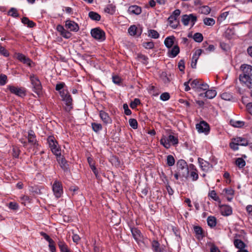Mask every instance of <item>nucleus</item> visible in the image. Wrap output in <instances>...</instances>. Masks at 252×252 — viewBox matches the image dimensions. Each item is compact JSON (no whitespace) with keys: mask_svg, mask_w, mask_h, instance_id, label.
I'll return each instance as SVG.
<instances>
[{"mask_svg":"<svg viewBox=\"0 0 252 252\" xmlns=\"http://www.w3.org/2000/svg\"><path fill=\"white\" fill-rule=\"evenodd\" d=\"M240 70L242 73L239 75L240 81L249 88H252V66L243 64L241 65Z\"/></svg>","mask_w":252,"mask_h":252,"instance_id":"f257e3e1","label":"nucleus"},{"mask_svg":"<svg viewBox=\"0 0 252 252\" xmlns=\"http://www.w3.org/2000/svg\"><path fill=\"white\" fill-rule=\"evenodd\" d=\"M30 79L32 85V91L39 96L42 93V87L39 78L32 74L30 76Z\"/></svg>","mask_w":252,"mask_h":252,"instance_id":"f03ea898","label":"nucleus"},{"mask_svg":"<svg viewBox=\"0 0 252 252\" xmlns=\"http://www.w3.org/2000/svg\"><path fill=\"white\" fill-rule=\"evenodd\" d=\"M177 171L186 179L189 175L188 165L187 162L184 159H180L177 162Z\"/></svg>","mask_w":252,"mask_h":252,"instance_id":"7ed1b4c3","label":"nucleus"},{"mask_svg":"<svg viewBox=\"0 0 252 252\" xmlns=\"http://www.w3.org/2000/svg\"><path fill=\"white\" fill-rule=\"evenodd\" d=\"M178 137L172 135H169L167 138L163 135L160 140V144L166 149H169L170 147V143L173 145H176L178 144Z\"/></svg>","mask_w":252,"mask_h":252,"instance_id":"20e7f679","label":"nucleus"},{"mask_svg":"<svg viewBox=\"0 0 252 252\" xmlns=\"http://www.w3.org/2000/svg\"><path fill=\"white\" fill-rule=\"evenodd\" d=\"M47 141L51 151L55 155L60 154L61 153V150L59 146L58 142L54 136H49L47 138Z\"/></svg>","mask_w":252,"mask_h":252,"instance_id":"39448f33","label":"nucleus"},{"mask_svg":"<svg viewBox=\"0 0 252 252\" xmlns=\"http://www.w3.org/2000/svg\"><path fill=\"white\" fill-rule=\"evenodd\" d=\"M180 10L178 9H176L168 18L170 26L174 29H176L179 25V21L178 19V17L180 15Z\"/></svg>","mask_w":252,"mask_h":252,"instance_id":"423d86ee","label":"nucleus"},{"mask_svg":"<svg viewBox=\"0 0 252 252\" xmlns=\"http://www.w3.org/2000/svg\"><path fill=\"white\" fill-rule=\"evenodd\" d=\"M60 96L62 98V100L65 102L66 105V110L70 111L72 108V99L67 90H63L60 92Z\"/></svg>","mask_w":252,"mask_h":252,"instance_id":"0eeeda50","label":"nucleus"},{"mask_svg":"<svg viewBox=\"0 0 252 252\" xmlns=\"http://www.w3.org/2000/svg\"><path fill=\"white\" fill-rule=\"evenodd\" d=\"M92 36L96 40L103 41L105 39V32L99 28H95L91 31Z\"/></svg>","mask_w":252,"mask_h":252,"instance_id":"6e6552de","label":"nucleus"},{"mask_svg":"<svg viewBox=\"0 0 252 252\" xmlns=\"http://www.w3.org/2000/svg\"><path fill=\"white\" fill-rule=\"evenodd\" d=\"M55 156H56V159L58 162L63 171L66 173L69 172L70 170L69 168V165L64 157L62 156L61 153H60V154H58Z\"/></svg>","mask_w":252,"mask_h":252,"instance_id":"1a4fd4ad","label":"nucleus"},{"mask_svg":"<svg viewBox=\"0 0 252 252\" xmlns=\"http://www.w3.org/2000/svg\"><path fill=\"white\" fill-rule=\"evenodd\" d=\"M8 89L10 92L19 97H24L26 95V91L24 88H18L14 86H9Z\"/></svg>","mask_w":252,"mask_h":252,"instance_id":"9d476101","label":"nucleus"},{"mask_svg":"<svg viewBox=\"0 0 252 252\" xmlns=\"http://www.w3.org/2000/svg\"><path fill=\"white\" fill-rule=\"evenodd\" d=\"M181 21L184 26H188L190 22L191 27H193L197 21V17L193 14H185L182 16Z\"/></svg>","mask_w":252,"mask_h":252,"instance_id":"9b49d317","label":"nucleus"},{"mask_svg":"<svg viewBox=\"0 0 252 252\" xmlns=\"http://www.w3.org/2000/svg\"><path fill=\"white\" fill-rule=\"evenodd\" d=\"M196 128L199 133H204L207 135L210 132V126L209 124L204 121H200L199 123L196 125Z\"/></svg>","mask_w":252,"mask_h":252,"instance_id":"f8f14e48","label":"nucleus"},{"mask_svg":"<svg viewBox=\"0 0 252 252\" xmlns=\"http://www.w3.org/2000/svg\"><path fill=\"white\" fill-rule=\"evenodd\" d=\"M52 189L54 195L58 198H60L63 193L62 184L57 180L54 182L52 186Z\"/></svg>","mask_w":252,"mask_h":252,"instance_id":"ddd939ff","label":"nucleus"},{"mask_svg":"<svg viewBox=\"0 0 252 252\" xmlns=\"http://www.w3.org/2000/svg\"><path fill=\"white\" fill-rule=\"evenodd\" d=\"M15 58L24 64H27L28 66L31 67L32 61L28 57L20 53H16L14 55Z\"/></svg>","mask_w":252,"mask_h":252,"instance_id":"4468645a","label":"nucleus"},{"mask_svg":"<svg viewBox=\"0 0 252 252\" xmlns=\"http://www.w3.org/2000/svg\"><path fill=\"white\" fill-rule=\"evenodd\" d=\"M198 161L201 170L204 172H208L213 168L211 163L201 158H198Z\"/></svg>","mask_w":252,"mask_h":252,"instance_id":"2eb2a0df","label":"nucleus"},{"mask_svg":"<svg viewBox=\"0 0 252 252\" xmlns=\"http://www.w3.org/2000/svg\"><path fill=\"white\" fill-rule=\"evenodd\" d=\"M128 32L130 35L139 37L142 32L141 27H137L135 25L131 26L128 29Z\"/></svg>","mask_w":252,"mask_h":252,"instance_id":"dca6fc26","label":"nucleus"},{"mask_svg":"<svg viewBox=\"0 0 252 252\" xmlns=\"http://www.w3.org/2000/svg\"><path fill=\"white\" fill-rule=\"evenodd\" d=\"M219 207L220 212L223 216H229L232 214V208L228 205H221Z\"/></svg>","mask_w":252,"mask_h":252,"instance_id":"f3484780","label":"nucleus"},{"mask_svg":"<svg viewBox=\"0 0 252 252\" xmlns=\"http://www.w3.org/2000/svg\"><path fill=\"white\" fill-rule=\"evenodd\" d=\"M28 143L37 147L38 146V141L36 139V136L32 130H30L28 132Z\"/></svg>","mask_w":252,"mask_h":252,"instance_id":"a211bd4d","label":"nucleus"},{"mask_svg":"<svg viewBox=\"0 0 252 252\" xmlns=\"http://www.w3.org/2000/svg\"><path fill=\"white\" fill-rule=\"evenodd\" d=\"M65 26L66 29L74 32H77L79 29L78 25L75 22L71 20H67L65 22Z\"/></svg>","mask_w":252,"mask_h":252,"instance_id":"6ab92c4d","label":"nucleus"},{"mask_svg":"<svg viewBox=\"0 0 252 252\" xmlns=\"http://www.w3.org/2000/svg\"><path fill=\"white\" fill-rule=\"evenodd\" d=\"M130 231L133 238L136 242L141 240L143 238V236L139 229L137 228L133 227H130Z\"/></svg>","mask_w":252,"mask_h":252,"instance_id":"aec40b11","label":"nucleus"},{"mask_svg":"<svg viewBox=\"0 0 252 252\" xmlns=\"http://www.w3.org/2000/svg\"><path fill=\"white\" fill-rule=\"evenodd\" d=\"M99 115L103 123L107 125L111 124L112 120L109 116L108 114L103 110L99 111Z\"/></svg>","mask_w":252,"mask_h":252,"instance_id":"412c9836","label":"nucleus"},{"mask_svg":"<svg viewBox=\"0 0 252 252\" xmlns=\"http://www.w3.org/2000/svg\"><path fill=\"white\" fill-rule=\"evenodd\" d=\"M217 95V92L215 90H209V89L204 94L201 93L199 96L202 97H206L209 99L214 98Z\"/></svg>","mask_w":252,"mask_h":252,"instance_id":"4be33fe9","label":"nucleus"},{"mask_svg":"<svg viewBox=\"0 0 252 252\" xmlns=\"http://www.w3.org/2000/svg\"><path fill=\"white\" fill-rule=\"evenodd\" d=\"M58 245L61 252H73L68 248L67 245L63 240H59Z\"/></svg>","mask_w":252,"mask_h":252,"instance_id":"5701e85b","label":"nucleus"},{"mask_svg":"<svg viewBox=\"0 0 252 252\" xmlns=\"http://www.w3.org/2000/svg\"><path fill=\"white\" fill-rule=\"evenodd\" d=\"M128 12L130 14L139 15L141 13V8L137 5H131L129 7Z\"/></svg>","mask_w":252,"mask_h":252,"instance_id":"b1692460","label":"nucleus"},{"mask_svg":"<svg viewBox=\"0 0 252 252\" xmlns=\"http://www.w3.org/2000/svg\"><path fill=\"white\" fill-rule=\"evenodd\" d=\"M180 52V48L178 45H175L169 51V57L170 58L175 57Z\"/></svg>","mask_w":252,"mask_h":252,"instance_id":"393cba45","label":"nucleus"},{"mask_svg":"<svg viewBox=\"0 0 252 252\" xmlns=\"http://www.w3.org/2000/svg\"><path fill=\"white\" fill-rule=\"evenodd\" d=\"M89 17L93 21H99L101 19V16L98 13L94 11H90L88 14Z\"/></svg>","mask_w":252,"mask_h":252,"instance_id":"a878e982","label":"nucleus"},{"mask_svg":"<svg viewBox=\"0 0 252 252\" xmlns=\"http://www.w3.org/2000/svg\"><path fill=\"white\" fill-rule=\"evenodd\" d=\"M174 36H168L166 37L164 41V44L168 48H170L174 44Z\"/></svg>","mask_w":252,"mask_h":252,"instance_id":"bb28decb","label":"nucleus"},{"mask_svg":"<svg viewBox=\"0 0 252 252\" xmlns=\"http://www.w3.org/2000/svg\"><path fill=\"white\" fill-rule=\"evenodd\" d=\"M116 11V6L113 4H108L104 9V11L106 13L113 15Z\"/></svg>","mask_w":252,"mask_h":252,"instance_id":"cd10ccee","label":"nucleus"},{"mask_svg":"<svg viewBox=\"0 0 252 252\" xmlns=\"http://www.w3.org/2000/svg\"><path fill=\"white\" fill-rule=\"evenodd\" d=\"M233 139L238 145L247 146L248 145V141L246 138L239 137L233 138Z\"/></svg>","mask_w":252,"mask_h":252,"instance_id":"c85d7f7f","label":"nucleus"},{"mask_svg":"<svg viewBox=\"0 0 252 252\" xmlns=\"http://www.w3.org/2000/svg\"><path fill=\"white\" fill-rule=\"evenodd\" d=\"M234 245L236 248L239 249V250L244 249L246 247V244L244 242L240 239L234 240Z\"/></svg>","mask_w":252,"mask_h":252,"instance_id":"c756f323","label":"nucleus"},{"mask_svg":"<svg viewBox=\"0 0 252 252\" xmlns=\"http://www.w3.org/2000/svg\"><path fill=\"white\" fill-rule=\"evenodd\" d=\"M207 223L209 226L214 227L217 224V219L214 216H209L207 218Z\"/></svg>","mask_w":252,"mask_h":252,"instance_id":"7c9ffc66","label":"nucleus"},{"mask_svg":"<svg viewBox=\"0 0 252 252\" xmlns=\"http://www.w3.org/2000/svg\"><path fill=\"white\" fill-rule=\"evenodd\" d=\"M208 196L211 198L214 201L220 202V198L214 190H211L209 192Z\"/></svg>","mask_w":252,"mask_h":252,"instance_id":"2f4dec72","label":"nucleus"},{"mask_svg":"<svg viewBox=\"0 0 252 252\" xmlns=\"http://www.w3.org/2000/svg\"><path fill=\"white\" fill-rule=\"evenodd\" d=\"M202 80L199 79H196L193 80L190 83V86L193 89L196 91L197 88L199 87L200 84L201 83Z\"/></svg>","mask_w":252,"mask_h":252,"instance_id":"473e14b6","label":"nucleus"},{"mask_svg":"<svg viewBox=\"0 0 252 252\" xmlns=\"http://www.w3.org/2000/svg\"><path fill=\"white\" fill-rule=\"evenodd\" d=\"M199 11L202 14L207 15L210 13L211 8L208 6L204 5L199 7Z\"/></svg>","mask_w":252,"mask_h":252,"instance_id":"72a5a7b5","label":"nucleus"},{"mask_svg":"<svg viewBox=\"0 0 252 252\" xmlns=\"http://www.w3.org/2000/svg\"><path fill=\"white\" fill-rule=\"evenodd\" d=\"M152 248L155 252H161V250L160 248V244L158 241L154 240L152 243Z\"/></svg>","mask_w":252,"mask_h":252,"instance_id":"f704fd0d","label":"nucleus"},{"mask_svg":"<svg viewBox=\"0 0 252 252\" xmlns=\"http://www.w3.org/2000/svg\"><path fill=\"white\" fill-rule=\"evenodd\" d=\"M148 36L154 39H157L159 37L158 32L155 30H149L148 31Z\"/></svg>","mask_w":252,"mask_h":252,"instance_id":"c9c22d12","label":"nucleus"},{"mask_svg":"<svg viewBox=\"0 0 252 252\" xmlns=\"http://www.w3.org/2000/svg\"><path fill=\"white\" fill-rule=\"evenodd\" d=\"M221 98L225 100H231L233 99L232 94L230 93L224 92L221 94Z\"/></svg>","mask_w":252,"mask_h":252,"instance_id":"e433bc0d","label":"nucleus"},{"mask_svg":"<svg viewBox=\"0 0 252 252\" xmlns=\"http://www.w3.org/2000/svg\"><path fill=\"white\" fill-rule=\"evenodd\" d=\"M8 15L14 18H17L19 16V14L16 8L12 7L8 11Z\"/></svg>","mask_w":252,"mask_h":252,"instance_id":"4c0bfd02","label":"nucleus"},{"mask_svg":"<svg viewBox=\"0 0 252 252\" xmlns=\"http://www.w3.org/2000/svg\"><path fill=\"white\" fill-rule=\"evenodd\" d=\"M92 127L93 130L95 132H98L102 129V126L100 124L92 123Z\"/></svg>","mask_w":252,"mask_h":252,"instance_id":"58836bf2","label":"nucleus"},{"mask_svg":"<svg viewBox=\"0 0 252 252\" xmlns=\"http://www.w3.org/2000/svg\"><path fill=\"white\" fill-rule=\"evenodd\" d=\"M203 23L205 25L212 26L215 24V20L212 18H205L203 19Z\"/></svg>","mask_w":252,"mask_h":252,"instance_id":"ea45409f","label":"nucleus"},{"mask_svg":"<svg viewBox=\"0 0 252 252\" xmlns=\"http://www.w3.org/2000/svg\"><path fill=\"white\" fill-rule=\"evenodd\" d=\"M235 164L239 168H243L245 166L246 162L242 158H239L236 159Z\"/></svg>","mask_w":252,"mask_h":252,"instance_id":"a19ab883","label":"nucleus"},{"mask_svg":"<svg viewBox=\"0 0 252 252\" xmlns=\"http://www.w3.org/2000/svg\"><path fill=\"white\" fill-rule=\"evenodd\" d=\"M200 85V86L199 85L197 88L196 91V92H199L201 91H207L209 89V85L207 84L204 83L202 81Z\"/></svg>","mask_w":252,"mask_h":252,"instance_id":"79ce46f5","label":"nucleus"},{"mask_svg":"<svg viewBox=\"0 0 252 252\" xmlns=\"http://www.w3.org/2000/svg\"><path fill=\"white\" fill-rule=\"evenodd\" d=\"M190 178L192 181H196L198 179L199 176L198 171H189V175Z\"/></svg>","mask_w":252,"mask_h":252,"instance_id":"37998d69","label":"nucleus"},{"mask_svg":"<svg viewBox=\"0 0 252 252\" xmlns=\"http://www.w3.org/2000/svg\"><path fill=\"white\" fill-rule=\"evenodd\" d=\"M193 38L195 41L197 42H201L203 39V36L201 33L196 32L193 35Z\"/></svg>","mask_w":252,"mask_h":252,"instance_id":"c03bdc74","label":"nucleus"},{"mask_svg":"<svg viewBox=\"0 0 252 252\" xmlns=\"http://www.w3.org/2000/svg\"><path fill=\"white\" fill-rule=\"evenodd\" d=\"M143 46L147 49H152L155 47V44L153 41L144 42L142 43Z\"/></svg>","mask_w":252,"mask_h":252,"instance_id":"a18cd8bd","label":"nucleus"},{"mask_svg":"<svg viewBox=\"0 0 252 252\" xmlns=\"http://www.w3.org/2000/svg\"><path fill=\"white\" fill-rule=\"evenodd\" d=\"M167 164L169 166H172L175 164V159L173 156L168 155L167 157Z\"/></svg>","mask_w":252,"mask_h":252,"instance_id":"49530a36","label":"nucleus"},{"mask_svg":"<svg viewBox=\"0 0 252 252\" xmlns=\"http://www.w3.org/2000/svg\"><path fill=\"white\" fill-rule=\"evenodd\" d=\"M140 100L138 98H135L133 101H131L129 104L130 107L132 109L135 108L138 105L140 104Z\"/></svg>","mask_w":252,"mask_h":252,"instance_id":"de8ad7c7","label":"nucleus"},{"mask_svg":"<svg viewBox=\"0 0 252 252\" xmlns=\"http://www.w3.org/2000/svg\"><path fill=\"white\" fill-rule=\"evenodd\" d=\"M137 58L142 60V63L144 64H147L148 63V58L142 54H138Z\"/></svg>","mask_w":252,"mask_h":252,"instance_id":"09e8293b","label":"nucleus"},{"mask_svg":"<svg viewBox=\"0 0 252 252\" xmlns=\"http://www.w3.org/2000/svg\"><path fill=\"white\" fill-rule=\"evenodd\" d=\"M129 124L130 126L133 129H136L138 126V123L136 119H130L129 120Z\"/></svg>","mask_w":252,"mask_h":252,"instance_id":"8fccbe9b","label":"nucleus"},{"mask_svg":"<svg viewBox=\"0 0 252 252\" xmlns=\"http://www.w3.org/2000/svg\"><path fill=\"white\" fill-rule=\"evenodd\" d=\"M7 80V76L5 74H1L0 75V85L3 86L4 85Z\"/></svg>","mask_w":252,"mask_h":252,"instance_id":"3c124183","label":"nucleus"},{"mask_svg":"<svg viewBox=\"0 0 252 252\" xmlns=\"http://www.w3.org/2000/svg\"><path fill=\"white\" fill-rule=\"evenodd\" d=\"M193 230L195 234L197 235H201L203 234V229L199 226H194Z\"/></svg>","mask_w":252,"mask_h":252,"instance_id":"603ef678","label":"nucleus"},{"mask_svg":"<svg viewBox=\"0 0 252 252\" xmlns=\"http://www.w3.org/2000/svg\"><path fill=\"white\" fill-rule=\"evenodd\" d=\"M65 86V85L64 82H60L56 85L55 88L56 90L58 91L60 94V92H62L63 90V89Z\"/></svg>","mask_w":252,"mask_h":252,"instance_id":"864d4df0","label":"nucleus"},{"mask_svg":"<svg viewBox=\"0 0 252 252\" xmlns=\"http://www.w3.org/2000/svg\"><path fill=\"white\" fill-rule=\"evenodd\" d=\"M0 54L3 55L5 57H7L9 56V53L7 50L3 46L0 45Z\"/></svg>","mask_w":252,"mask_h":252,"instance_id":"5fc2aeb1","label":"nucleus"},{"mask_svg":"<svg viewBox=\"0 0 252 252\" xmlns=\"http://www.w3.org/2000/svg\"><path fill=\"white\" fill-rule=\"evenodd\" d=\"M238 144L234 141V139H232V141L230 143L229 146L231 149H232L234 151L238 150L239 149Z\"/></svg>","mask_w":252,"mask_h":252,"instance_id":"6e6d98bb","label":"nucleus"},{"mask_svg":"<svg viewBox=\"0 0 252 252\" xmlns=\"http://www.w3.org/2000/svg\"><path fill=\"white\" fill-rule=\"evenodd\" d=\"M160 98L163 101L168 100L170 98V94L168 93H163L160 95Z\"/></svg>","mask_w":252,"mask_h":252,"instance_id":"4d7b16f0","label":"nucleus"},{"mask_svg":"<svg viewBox=\"0 0 252 252\" xmlns=\"http://www.w3.org/2000/svg\"><path fill=\"white\" fill-rule=\"evenodd\" d=\"M112 80L114 83L120 85L122 82V79L118 75H115L112 77Z\"/></svg>","mask_w":252,"mask_h":252,"instance_id":"13d9d810","label":"nucleus"},{"mask_svg":"<svg viewBox=\"0 0 252 252\" xmlns=\"http://www.w3.org/2000/svg\"><path fill=\"white\" fill-rule=\"evenodd\" d=\"M123 109L125 111V114L126 115H130L131 114V111L129 109L128 106L126 103H125L123 104Z\"/></svg>","mask_w":252,"mask_h":252,"instance_id":"bf43d9fd","label":"nucleus"},{"mask_svg":"<svg viewBox=\"0 0 252 252\" xmlns=\"http://www.w3.org/2000/svg\"><path fill=\"white\" fill-rule=\"evenodd\" d=\"M9 208L13 210H16L18 209L19 206L17 203L13 202H11L9 203Z\"/></svg>","mask_w":252,"mask_h":252,"instance_id":"052dcab7","label":"nucleus"},{"mask_svg":"<svg viewBox=\"0 0 252 252\" xmlns=\"http://www.w3.org/2000/svg\"><path fill=\"white\" fill-rule=\"evenodd\" d=\"M178 66V68H179V70L181 71H184L185 66V62H184V60H181L179 62Z\"/></svg>","mask_w":252,"mask_h":252,"instance_id":"680f3d73","label":"nucleus"},{"mask_svg":"<svg viewBox=\"0 0 252 252\" xmlns=\"http://www.w3.org/2000/svg\"><path fill=\"white\" fill-rule=\"evenodd\" d=\"M20 154V150L17 147H14L12 149V156L15 158H18Z\"/></svg>","mask_w":252,"mask_h":252,"instance_id":"e2e57ef3","label":"nucleus"},{"mask_svg":"<svg viewBox=\"0 0 252 252\" xmlns=\"http://www.w3.org/2000/svg\"><path fill=\"white\" fill-rule=\"evenodd\" d=\"M198 57L196 56H192L191 66L192 68L196 67V64L198 60Z\"/></svg>","mask_w":252,"mask_h":252,"instance_id":"0e129e2a","label":"nucleus"},{"mask_svg":"<svg viewBox=\"0 0 252 252\" xmlns=\"http://www.w3.org/2000/svg\"><path fill=\"white\" fill-rule=\"evenodd\" d=\"M40 234L42 236L44 237V238L49 242V243H51V242H53V240L48 235L43 232H40Z\"/></svg>","mask_w":252,"mask_h":252,"instance_id":"69168bd1","label":"nucleus"},{"mask_svg":"<svg viewBox=\"0 0 252 252\" xmlns=\"http://www.w3.org/2000/svg\"><path fill=\"white\" fill-rule=\"evenodd\" d=\"M246 210L249 216L252 219V205H247L246 206Z\"/></svg>","mask_w":252,"mask_h":252,"instance_id":"338daca9","label":"nucleus"},{"mask_svg":"<svg viewBox=\"0 0 252 252\" xmlns=\"http://www.w3.org/2000/svg\"><path fill=\"white\" fill-rule=\"evenodd\" d=\"M228 14H229L228 11L224 12L222 13L219 16L218 20L220 21H222L224 20L226 18V17L228 15Z\"/></svg>","mask_w":252,"mask_h":252,"instance_id":"774afa93","label":"nucleus"}]
</instances>
